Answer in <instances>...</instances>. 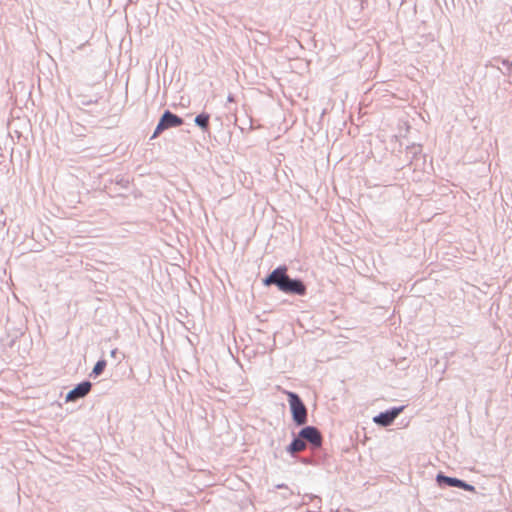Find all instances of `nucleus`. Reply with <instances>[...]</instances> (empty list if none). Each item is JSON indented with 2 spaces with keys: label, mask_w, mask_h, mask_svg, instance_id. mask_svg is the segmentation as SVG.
I'll use <instances>...</instances> for the list:
<instances>
[{
  "label": "nucleus",
  "mask_w": 512,
  "mask_h": 512,
  "mask_svg": "<svg viewBox=\"0 0 512 512\" xmlns=\"http://www.w3.org/2000/svg\"><path fill=\"white\" fill-rule=\"evenodd\" d=\"M105 367H106V361L100 360L95 364V366L93 368V373L95 375H100L103 372V370L105 369Z\"/></svg>",
  "instance_id": "9d476101"
},
{
  "label": "nucleus",
  "mask_w": 512,
  "mask_h": 512,
  "mask_svg": "<svg viewBox=\"0 0 512 512\" xmlns=\"http://www.w3.org/2000/svg\"><path fill=\"white\" fill-rule=\"evenodd\" d=\"M306 448V444L301 439H294L293 442L288 447V451L292 454L301 452Z\"/></svg>",
  "instance_id": "6e6552de"
},
{
  "label": "nucleus",
  "mask_w": 512,
  "mask_h": 512,
  "mask_svg": "<svg viewBox=\"0 0 512 512\" xmlns=\"http://www.w3.org/2000/svg\"><path fill=\"white\" fill-rule=\"evenodd\" d=\"M299 436L308 442H310L314 447H320L322 445V436L318 429L312 426H308L303 428Z\"/></svg>",
  "instance_id": "20e7f679"
},
{
  "label": "nucleus",
  "mask_w": 512,
  "mask_h": 512,
  "mask_svg": "<svg viewBox=\"0 0 512 512\" xmlns=\"http://www.w3.org/2000/svg\"><path fill=\"white\" fill-rule=\"evenodd\" d=\"M401 411H402V407L394 408L391 411L381 413L374 418V422L377 424H380L382 426H388L394 421V419L400 414Z\"/></svg>",
  "instance_id": "0eeeda50"
},
{
  "label": "nucleus",
  "mask_w": 512,
  "mask_h": 512,
  "mask_svg": "<svg viewBox=\"0 0 512 512\" xmlns=\"http://www.w3.org/2000/svg\"><path fill=\"white\" fill-rule=\"evenodd\" d=\"M286 272V267H278L263 282L266 286L276 285L279 290L285 293L304 295L306 292L305 285L299 280L290 279Z\"/></svg>",
  "instance_id": "f257e3e1"
},
{
  "label": "nucleus",
  "mask_w": 512,
  "mask_h": 512,
  "mask_svg": "<svg viewBox=\"0 0 512 512\" xmlns=\"http://www.w3.org/2000/svg\"><path fill=\"white\" fill-rule=\"evenodd\" d=\"M195 123L203 129H206L209 124V116L206 114H200L195 118Z\"/></svg>",
  "instance_id": "1a4fd4ad"
},
{
  "label": "nucleus",
  "mask_w": 512,
  "mask_h": 512,
  "mask_svg": "<svg viewBox=\"0 0 512 512\" xmlns=\"http://www.w3.org/2000/svg\"><path fill=\"white\" fill-rule=\"evenodd\" d=\"M91 386L92 385L89 381H84V382L78 384L74 389H72L66 395V398H65L66 402H73L79 398L86 396L90 392Z\"/></svg>",
  "instance_id": "39448f33"
},
{
  "label": "nucleus",
  "mask_w": 512,
  "mask_h": 512,
  "mask_svg": "<svg viewBox=\"0 0 512 512\" xmlns=\"http://www.w3.org/2000/svg\"><path fill=\"white\" fill-rule=\"evenodd\" d=\"M182 124H183L182 118H180L177 115L171 113L170 111H166L162 115V117H161V119H160V121H159V123H158V125H157V127L155 129V131H154V134H153L152 138L157 137L162 131H164V130H166L168 128L178 127V126H181Z\"/></svg>",
  "instance_id": "7ed1b4c3"
},
{
  "label": "nucleus",
  "mask_w": 512,
  "mask_h": 512,
  "mask_svg": "<svg viewBox=\"0 0 512 512\" xmlns=\"http://www.w3.org/2000/svg\"><path fill=\"white\" fill-rule=\"evenodd\" d=\"M294 422L297 425H304L307 422V409L299 396L293 392L285 391Z\"/></svg>",
  "instance_id": "f03ea898"
},
{
  "label": "nucleus",
  "mask_w": 512,
  "mask_h": 512,
  "mask_svg": "<svg viewBox=\"0 0 512 512\" xmlns=\"http://www.w3.org/2000/svg\"><path fill=\"white\" fill-rule=\"evenodd\" d=\"M437 481L439 483L444 482V483H446L449 486L462 488V489H464L466 491H470V492H473L475 490V488L472 485H469V484L463 482L460 479L444 476V475H441V474H439L437 476Z\"/></svg>",
  "instance_id": "423d86ee"
}]
</instances>
